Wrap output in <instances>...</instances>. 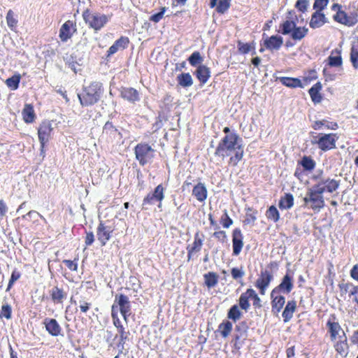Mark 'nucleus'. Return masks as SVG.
<instances>
[{
	"instance_id": "56",
	"label": "nucleus",
	"mask_w": 358,
	"mask_h": 358,
	"mask_svg": "<svg viewBox=\"0 0 358 358\" xmlns=\"http://www.w3.org/2000/svg\"><path fill=\"white\" fill-rule=\"evenodd\" d=\"M328 64L330 66H339L342 64V58L341 56H329L328 57Z\"/></svg>"
},
{
	"instance_id": "4",
	"label": "nucleus",
	"mask_w": 358,
	"mask_h": 358,
	"mask_svg": "<svg viewBox=\"0 0 358 358\" xmlns=\"http://www.w3.org/2000/svg\"><path fill=\"white\" fill-rule=\"evenodd\" d=\"M278 32L282 35H289L295 41H301L308 33V29L306 27H298L292 20H285L279 26Z\"/></svg>"
},
{
	"instance_id": "13",
	"label": "nucleus",
	"mask_w": 358,
	"mask_h": 358,
	"mask_svg": "<svg viewBox=\"0 0 358 358\" xmlns=\"http://www.w3.org/2000/svg\"><path fill=\"white\" fill-rule=\"evenodd\" d=\"M120 94L122 99L131 103H136L141 99L138 91L133 87H121Z\"/></svg>"
},
{
	"instance_id": "2",
	"label": "nucleus",
	"mask_w": 358,
	"mask_h": 358,
	"mask_svg": "<svg viewBox=\"0 0 358 358\" xmlns=\"http://www.w3.org/2000/svg\"><path fill=\"white\" fill-rule=\"evenodd\" d=\"M103 90L102 83L92 82L88 87H85L82 94H78V97L83 106L94 105L100 99Z\"/></svg>"
},
{
	"instance_id": "40",
	"label": "nucleus",
	"mask_w": 358,
	"mask_h": 358,
	"mask_svg": "<svg viewBox=\"0 0 358 358\" xmlns=\"http://www.w3.org/2000/svg\"><path fill=\"white\" fill-rule=\"evenodd\" d=\"M304 170L310 171L315 167V162L309 156H303L299 162Z\"/></svg>"
},
{
	"instance_id": "58",
	"label": "nucleus",
	"mask_w": 358,
	"mask_h": 358,
	"mask_svg": "<svg viewBox=\"0 0 358 358\" xmlns=\"http://www.w3.org/2000/svg\"><path fill=\"white\" fill-rule=\"evenodd\" d=\"M350 61L355 69H358V50L354 47L351 49Z\"/></svg>"
},
{
	"instance_id": "41",
	"label": "nucleus",
	"mask_w": 358,
	"mask_h": 358,
	"mask_svg": "<svg viewBox=\"0 0 358 358\" xmlns=\"http://www.w3.org/2000/svg\"><path fill=\"white\" fill-rule=\"evenodd\" d=\"M187 60L191 66L197 68L198 66L202 65L203 58L199 51H194L190 55Z\"/></svg>"
},
{
	"instance_id": "30",
	"label": "nucleus",
	"mask_w": 358,
	"mask_h": 358,
	"mask_svg": "<svg viewBox=\"0 0 358 358\" xmlns=\"http://www.w3.org/2000/svg\"><path fill=\"white\" fill-rule=\"evenodd\" d=\"M279 80L280 83L288 87L296 88V87H303V85L300 79L296 78L289 77H280Z\"/></svg>"
},
{
	"instance_id": "14",
	"label": "nucleus",
	"mask_w": 358,
	"mask_h": 358,
	"mask_svg": "<svg viewBox=\"0 0 358 358\" xmlns=\"http://www.w3.org/2000/svg\"><path fill=\"white\" fill-rule=\"evenodd\" d=\"M52 131V127L50 122L44 121L41 124L38 129V136L41 144H45L48 142Z\"/></svg>"
},
{
	"instance_id": "24",
	"label": "nucleus",
	"mask_w": 358,
	"mask_h": 358,
	"mask_svg": "<svg viewBox=\"0 0 358 358\" xmlns=\"http://www.w3.org/2000/svg\"><path fill=\"white\" fill-rule=\"evenodd\" d=\"M194 74L196 78L199 80L201 85H204L207 83L209 78L210 77V70L205 65H199L197 66Z\"/></svg>"
},
{
	"instance_id": "33",
	"label": "nucleus",
	"mask_w": 358,
	"mask_h": 358,
	"mask_svg": "<svg viewBox=\"0 0 358 358\" xmlns=\"http://www.w3.org/2000/svg\"><path fill=\"white\" fill-rule=\"evenodd\" d=\"M321 89L322 85L320 82H317L313 85L308 91L312 101L315 103H320L322 101V96L320 94Z\"/></svg>"
},
{
	"instance_id": "64",
	"label": "nucleus",
	"mask_w": 358,
	"mask_h": 358,
	"mask_svg": "<svg viewBox=\"0 0 358 358\" xmlns=\"http://www.w3.org/2000/svg\"><path fill=\"white\" fill-rule=\"evenodd\" d=\"M251 294H252V299L253 300V306L255 307H257V308L261 307L262 306L261 299L253 289H252Z\"/></svg>"
},
{
	"instance_id": "21",
	"label": "nucleus",
	"mask_w": 358,
	"mask_h": 358,
	"mask_svg": "<svg viewBox=\"0 0 358 358\" xmlns=\"http://www.w3.org/2000/svg\"><path fill=\"white\" fill-rule=\"evenodd\" d=\"M129 43L128 37L121 36L120 38L116 40L115 43L109 48L107 51V57H110L116 53L119 50L125 49Z\"/></svg>"
},
{
	"instance_id": "42",
	"label": "nucleus",
	"mask_w": 358,
	"mask_h": 358,
	"mask_svg": "<svg viewBox=\"0 0 358 358\" xmlns=\"http://www.w3.org/2000/svg\"><path fill=\"white\" fill-rule=\"evenodd\" d=\"M20 79L21 76L19 73H16L13 76L7 78L6 80V84L10 90H15L19 87Z\"/></svg>"
},
{
	"instance_id": "9",
	"label": "nucleus",
	"mask_w": 358,
	"mask_h": 358,
	"mask_svg": "<svg viewBox=\"0 0 358 358\" xmlns=\"http://www.w3.org/2000/svg\"><path fill=\"white\" fill-rule=\"evenodd\" d=\"M333 19L342 24L348 27H352L358 22V14L357 12H351L349 14L344 10L336 13Z\"/></svg>"
},
{
	"instance_id": "10",
	"label": "nucleus",
	"mask_w": 358,
	"mask_h": 358,
	"mask_svg": "<svg viewBox=\"0 0 358 358\" xmlns=\"http://www.w3.org/2000/svg\"><path fill=\"white\" fill-rule=\"evenodd\" d=\"M114 302L119 307L121 315L127 321V317L131 314V304L128 296L123 294H116Z\"/></svg>"
},
{
	"instance_id": "15",
	"label": "nucleus",
	"mask_w": 358,
	"mask_h": 358,
	"mask_svg": "<svg viewBox=\"0 0 358 358\" xmlns=\"http://www.w3.org/2000/svg\"><path fill=\"white\" fill-rule=\"evenodd\" d=\"M243 236L240 229L236 228L234 229L232 234V247H233V255H238L241 252L243 246Z\"/></svg>"
},
{
	"instance_id": "34",
	"label": "nucleus",
	"mask_w": 358,
	"mask_h": 358,
	"mask_svg": "<svg viewBox=\"0 0 358 358\" xmlns=\"http://www.w3.org/2000/svg\"><path fill=\"white\" fill-rule=\"evenodd\" d=\"M322 127H325L328 129L336 130L338 128V124L334 122H329L327 120L315 121L312 127L315 130H319Z\"/></svg>"
},
{
	"instance_id": "26",
	"label": "nucleus",
	"mask_w": 358,
	"mask_h": 358,
	"mask_svg": "<svg viewBox=\"0 0 358 358\" xmlns=\"http://www.w3.org/2000/svg\"><path fill=\"white\" fill-rule=\"evenodd\" d=\"M207 189L203 183L199 182L192 190V195L200 201H204L207 198Z\"/></svg>"
},
{
	"instance_id": "11",
	"label": "nucleus",
	"mask_w": 358,
	"mask_h": 358,
	"mask_svg": "<svg viewBox=\"0 0 358 358\" xmlns=\"http://www.w3.org/2000/svg\"><path fill=\"white\" fill-rule=\"evenodd\" d=\"M290 271L287 270L286 274L283 276L281 282L278 286L275 287L273 290V293L282 292L289 294L293 289V278L290 275Z\"/></svg>"
},
{
	"instance_id": "17",
	"label": "nucleus",
	"mask_w": 358,
	"mask_h": 358,
	"mask_svg": "<svg viewBox=\"0 0 358 358\" xmlns=\"http://www.w3.org/2000/svg\"><path fill=\"white\" fill-rule=\"evenodd\" d=\"M103 135L107 136L110 141L122 138L120 131L110 121L106 122L104 124L103 127Z\"/></svg>"
},
{
	"instance_id": "38",
	"label": "nucleus",
	"mask_w": 358,
	"mask_h": 358,
	"mask_svg": "<svg viewBox=\"0 0 358 358\" xmlns=\"http://www.w3.org/2000/svg\"><path fill=\"white\" fill-rule=\"evenodd\" d=\"M336 351L343 357H346L349 353L348 341H336L334 345Z\"/></svg>"
},
{
	"instance_id": "19",
	"label": "nucleus",
	"mask_w": 358,
	"mask_h": 358,
	"mask_svg": "<svg viewBox=\"0 0 358 358\" xmlns=\"http://www.w3.org/2000/svg\"><path fill=\"white\" fill-rule=\"evenodd\" d=\"M43 324L46 331L52 336H57L60 334L62 328L57 321L53 318H45Z\"/></svg>"
},
{
	"instance_id": "29",
	"label": "nucleus",
	"mask_w": 358,
	"mask_h": 358,
	"mask_svg": "<svg viewBox=\"0 0 358 358\" xmlns=\"http://www.w3.org/2000/svg\"><path fill=\"white\" fill-rule=\"evenodd\" d=\"M294 205V196L290 193H285L278 202V207L281 210L290 209Z\"/></svg>"
},
{
	"instance_id": "48",
	"label": "nucleus",
	"mask_w": 358,
	"mask_h": 358,
	"mask_svg": "<svg viewBox=\"0 0 358 358\" xmlns=\"http://www.w3.org/2000/svg\"><path fill=\"white\" fill-rule=\"evenodd\" d=\"M329 0H315L313 8L315 11L322 12L328 5Z\"/></svg>"
},
{
	"instance_id": "45",
	"label": "nucleus",
	"mask_w": 358,
	"mask_h": 358,
	"mask_svg": "<svg viewBox=\"0 0 358 358\" xmlns=\"http://www.w3.org/2000/svg\"><path fill=\"white\" fill-rule=\"evenodd\" d=\"M248 329V326L246 322L243 321L236 325L235 334L247 337Z\"/></svg>"
},
{
	"instance_id": "6",
	"label": "nucleus",
	"mask_w": 358,
	"mask_h": 358,
	"mask_svg": "<svg viewBox=\"0 0 358 358\" xmlns=\"http://www.w3.org/2000/svg\"><path fill=\"white\" fill-rule=\"evenodd\" d=\"M83 17L85 22L95 30L101 29L108 22L106 15L92 13L88 9L83 12Z\"/></svg>"
},
{
	"instance_id": "22",
	"label": "nucleus",
	"mask_w": 358,
	"mask_h": 358,
	"mask_svg": "<svg viewBox=\"0 0 358 358\" xmlns=\"http://www.w3.org/2000/svg\"><path fill=\"white\" fill-rule=\"evenodd\" d=\"M75 23L71 20H67L61 27L59 29V38L62 42H66L73 36L71 28L73 27Z\"/></svg>"
},
{
	"instance_id": "31",
	"label": "nucleus",
	"mask_w": 358,
	"mask_h": 358,
	"mask_svg": "<svg viewBox=\"0 0 358 358\" xmlns=\"http://www.w3.org/2000/svg\"><path fill=\"white\" fill-rule=\"evenodd\" d=\"M327 326L329 328V331L330 333V336L331 341H336L337 338V336L343 331L337 322H332L331 320H328L327 322Z\"/></svg>"
},
{
	"instance_id": "35",
	"label": "nucleus",
	"mask_w": 358,
	"mask_h": 358,
	"mask_svg": "<svg viewBox=\"0 0 358 358\" xmlns=\"http://www.w3.org/2000/svg\"><path fill=\"white\" fill-rule=\"evenodd\" d=\"M178 84L184 87H189L193 85V79L189 73H182L177 76Z\"/></svg>"
},
{
	"instance_id": "16",
	"label": "nucleus",
	"mask_w": 358,
	"mask_h": 358,
	"mask_svg": "<svg viewBox=\"0 0 358 358\" xmlns=\"http://www.w3.org/2000/svg\"><path fill=\"white\" fill-rule=\"evenodd\" d=\"M112 232L113 229L110 227L105 226L102 222L99 223L97 227L96 236L101 245L106 244L107 241L110 238V234Z\"/></svg>"
},
{
	"instance_id": "1",
	"label": "nucleus",
	"mask_w": 358,
	"mask_h": 358,
	"mask_svg": "<svg viewBox=\"0 0 358 358\" xmlns=\"http://www.w3.org/2000/svg\"><path fill=\"white\" fill-rule=\"evenodd\" d=\"M242 143V138L236 132L225 135L219 142L214 155L222 160L230 156L229 164L236 166L243 157Z\"/></svg>"
},
{
	"instance_id": "3",
	"label": "nucleus",
	"mask_w": 358,
	"mask_h": 358,
	"mask_svg": "<svg viewBox=\"0 0 358 358\" xmlns=\"http://www.w3.org/2000/svg\"><path fill=\"white\" fill-rule=\"evenodd\" d=\"M315 184L309 188L303 198L304 204L314 211L319 212L324 206V189Z\"/></svg>"
},
{
	"instance_id": "5",
	"label": "nucleus",
	"mask_w": 358,
	"mask_h": 358,
	"mask_svg": "<svg viewBox=\"0 0 358 358\" xmlns=\"http://www.w3.org/2000/svg\"><path fill=\"white\" fill-rule=\"evenodd\" d=\"M338 137L336 134H320L311 140L313 145H317L322 151L326 152L336 148Z\"/></svg>"
},
{
	"instance_id": "46",
	"label": "nucleus",
	"mask_w": 358,
	"mask_h": 358,
	"mask_svg": "<svg viewBox=\"0 0 358 358\" xmlns=\"http://www.w3.org/2000/svg\"><path fill=\"white\" fill-rule=\"evenodd\" d=\"M216 10L219 13H224L230 6L231 0H218Z\"/></svg>"
},
{
	"instance_id": "49",
	"label": "nucleus",
	"mask_w": 358,
	"mask_h": 358,
	"mask_svg": "<svg viewBox=\"0 0 358 358\" xmlns=\"http://www.w3.org/2000/svg\"><path fill=\"white\" fill-rule=\"evenodd\" d=\"M12 309L8 303L3 304L0 310V317L11 318Z\"/></svg>"
},
{
	"instance_id": "23",
	"label": "nucleus",
	"mask_w": 358,
	"mask_h": 358,
	"mask_svg": "<svg viewBox=\"0 0 358 358\" xmlns=\"http://www.w3.org/2000/svg\"><path fill=\"white\" fill-rule=\"evenodd\" d=\"M328 22L327 19L322 12L315 11L312 15L309 25L313 29L320 28Z\"/></svg>"
},
{
	"instance_id": "20",
	"label": "nucleus",
	"mask_w": 358,
	"mask_h": 358,
	"mask_svg": "<svg viewBox=\"0 0 358 358\" xmlns=\"http://www.w3.org/2000/svg\"><path fill=\"white\" fill-rule=\"evenodd\" d=\"M283 43V38L282 36L278 35H273L270 37H267L264 41V45L268 50H279Z\"/></svg>"
},
{
	"instance_id": "44",
	"label": "nucleus",
	"mask_w": 358,
	"mask_h": 358,
	"mask_svg": "<svg viewBox=\"0 0 358 358\" xmlns=\"http://www.w3.org/2000/svg\"><path fill=\"white\" fill-rule=\"evenodd\" d=\"M238 51L243 55L248 54L249 52L252 50V49L255 48V43L253 41L251 43H243L241 41H238L237 44Z\"/></svg>"
},
{
	"instance_id": "37",
	"label": "nucleus",
	"mask_w": 358,
	"mask_h": 358,
	"mask_svg": "<svg viewBox=\"0 0 358 358\" xmlns=\"http://www.w3.org/2000/svg\"><path fill=\"white\" fill-rule=\"evenodd\" d=\"M205 285L208 288L215 287L218 282V275L216 273L208 272L203 275Z\"/></svg>"
},
{
	"instance_id": "8",
	"label": "nucleus",
	"mask_w": 358,
	"mask_h": 358,
	"mask_svg": "<svg viewBox=\"0 0 358 358\" xmlns=\"http://www.w3.org/2000/svg\"><path fill=\"white\" fill-rule=\"evenodd\" d=\"M313 179L317 180L316 185H320L321 189H324V193L327 192L332 193L336 191L339 187V181L331 179L328 177L322 176V174L317 175L313 177Z\"/></svg>"
},
{
	"instance_id": "51",
	"label": "nucleus",
	"mask_w": 358,
	"mask_h": 358,
	"mask_svg": "<svg viewBox=\"0 0 358 358\" xmlns=\"http://www.w3.org/2000/svg\"><path fill=\"white\" fill-rule=\"evenodd\" d=\"M164 189L163 186L162 185H159L155 187L154 192H152V194H154L157 196V201L160 202L159 207L161 206V201L164 198Z\"/></svg>"
},
{
	"instance_id": "7",
	"label": "nucleus",
	"mask_w": 358,
	"mask_h": 358,
	"mask_svg": "<svg viewBox=\"0 0 358 358\" xmlns=\"http://www.w3.org/2000/svg\"><path fill=\"white\" fill-rule=\"evenodd\" d=\"M154 150L146 143H139L134 148L136 159L141 166L150 163L154 157Z\"/></svg>"
},
{
	"instance_id": "25",
	"label": "nucleus",
	"mask_w": 358,
	"mask_h": 358,
	"mask_svg": "<svg viewBox=\"0 0 358 358\" xmlns=\"http://www.w3.org/2000/svg\"><path fill=\"white\" fill-rule=\"evenodd\" d=\"M296 309V301L294 300L288 301L282 313L284 322H288L292 318Z\"/></svg>"
},
{
	"instance_id": "52",
	"label": "nucleus",
	"mask_w": 358,
	"mask_h": 358,
	"mask_svg": "<svg viewBox=\"0 0 358 358\" xmlns=\"http://www.w3.org/2000/svg\"><path fill=\"white\" fill-rule=\"evenodd\" d=\"M117 329L120 334V341L119 342L117 347L120 348V352H122V350L124 349V341L127 339V336L124 331V328L123 327L122 325H120V327H117Z\"/></svg>"
},
{
	"instance_id": "61",
	"label": "nucleus",
	"mask_w": 358,
	"mask_h": 358,
	"mask_svg": "<svg viewBox=\"0 0 358 358\" xmlns=\"http://www.w3.org/2000/svg\"><path fill=\"white\" fill-rule=\"evenodd\" d=\"M155 201H157V196L154 194L150 193L143 199V206L153 205Z\"/></svg>"
},
{
	"instance_id": "62",
	"label": "nucleus",
	"mask_w": 358,
	"mask_h": 358,
	"mask_svg": "<svg viewBox=\"0 0 358 358\" xmlns=\"http://www.w3.org/2000/svg\"><path fill=\"white\" fill-rule=\"evenodd\" d=\"M352 285L353 284L351 282H342L338 285V287L340 288L341 294H344L346 293H350V290Z\"/></svg>"
},
{
	"instance_id": "60",
	"label": "nucleus",
	"mask_w": 358,
	"mask_h": 358,
	"mask_svg": "<svg viewBox=\"0 0 358 358\" xmlns=\"http://www.w3.org/2000/svg\"><path fill=\"white\" fill-rule=\"evenodd\" d=\"M38 217L45 220L43 215L35 210H30L26 215H22V218L25 220H36Z\"/></svg>"
},
{
	"instance_id": "18",
	"label": "nucleus",
	"mask_w": 358,
	"mask_h": 358,
	"mask_svg": "<svg viewBox=\"0 0 358 358\" xmlns=\"http://www.w3.org/2000/svg\"><path fill=\"white\" fill-rule=\"evenodd\" d=\"M278 294L273 293V290L271 293V310L274 314L279 313L285 303V296L278 295Z\"/></svg>"
},
{
	"instance_id": "54",
	"label": "nucleus",
	"mask_w": 358,
	"mask_h": 358,
	"mask_svg": "<svg viewBox=\"0 0 358 358\" xmlns=\"http://www.w3.org/2000/svg\"><path fill=\"white\" fill-rule=\"evenodd\" d=\"M231 274L234 280L241 279L245 275V271L242 268H238L236 267L232 268L231 270Z\"/></svg>"
},
{
	"instance_id": "39",
	"label": "nucleus",
	"mask_w": 358,
	"mask_h": 358,
	"mask_svg": "<svg viewBox=\"0 0 358 358\" xmlns=\"http://www.w3.org/2000/svg\"><path fill=\"white\" fill-rule=\"evenodd\" d=\"M233 328L232 323L229 320H224L218 326V331L223 338H227L231 333Z\"/></svg>"
},
{
	"instance_id": "28",
	"label": "nucleus",
	"mask_w": 358,
	"mask_h": 358,
	"mask_svg": "<svg viewBox=\"0 0 358 358\" xmlns=\"http://www.w3.org/2000/svg\"><path fill=\"white\" fill-rule=\"evenodd\" d=\"M51 299L54 303H62L66 298V293L57 286L54 287L50 292Z\"/></svg>"
},
{
	"instance_id": "43",
	"label": "nucleus",
	"mask_w": 358,
	"mask_h": 358,
	"mask_svg": "<svg viewBox=\"0 0 358 358\" xmlns=\"http://www.w3.org/2000/svg\"><path fill=\"white\" fill-rule=\"evenodd\" d=\"M266 216L268 220L277 222L280 219V213L277 208L272 205L271 206L266 213Z\"/></svg>"
},
{
	"instance_id": "12",
	"label": "nucleus",
	"mask_w": 358,
	"mask_h": 358,
	"mask_svg": "<svg viewBox=\"0 0 358 358\" xmlns=\"http://www.w3.org/2000/svg\"><path fill=\"white\" fill-rule=\"evenodd\" d=\"M273 278V275L268 270L261 271L260 275L255 282V286L259 289L261 294H265L266 289Z\"/></svg>"
},
{
	"instance_id": "50",
	"label": "nucleus",
	"mask_w": 358,
	"mask_h": 358,
	"mask_svg": "<svg viewBox=\"0 0 358 358\" xmlns=\"http://www.w3.org/2000/svg\"><path fill=\"white\" fill-rule=\"evenodd\" d=\"M309 5V0H297L295 3V7L298 9V10L302 13H305L307 11Z\"/></svg>"
},
{
	"instance_id": "57",
	"label": "nucleus",
	"mask_w": 358,
	"mask_h": 358,
	"mask_svg": "<svg viewBox=\"0 0 358 358\" xmlns=\"http://www.w3.org/2000/svg\"><path fill=\"white\" fill-rule=\"evenodd\" d=\"M7 24L10 28L15 27L17 21L14 17V13L11 10H9L6 15Z\"/></svg>"
},
{
	"instance_id": "55",
	"label": "nucleus",
	"mask_w": 358,
	"mask_h": 358,
	"mask_svg": "<svg viewBox=\"0 0 358 358\" xmlns=\"http://www.w3.org/2000/svg\"><path fill=\"white\" fill-rule=\"evenodd\" d=\"M203 240L194 241L192 245H188L187 249H189L194 252H198L201 250Z\"/></svg>"
},
{
	"instance_id": "32",
	"label": "nucleus",
	"mask_w": 358,
	"mask_h": 358,
	"mask_svg": "<svg viewBox=\"0 0 358 358\" xmlns=\"http://www.w3.org/2000/svg\"><path fill=\"white\" fill-rule=\"evenodd\" d=\"M22 115L26 123H32L36 117L34 108L31 104H25Z\"/></svg>"
},
{
	"instance_id": "36",
	"label": "nucleus",
	"mask_w": 358,
	"mask_h": 358,
	"mask_svg": "<svg viewBox=\"0 0 358 358\" xmlns=\"http://www.w3.org/2000/svg\"><path fill=\"white\" fill-rule=\"evenodd\" d=\"M243 313L239 309V306L236 304L233 305L227 312V318L234 322H236L242 317Z\"/></svg>"
},
{
	"instance_id": "27",
	"label": "nucleus",
	"mask_w": 358,
	"mask_h": 358,
	"mask_svg": "<svg viewBox=\"0 0 358 358\" xmlns=\"http://www.w3.org/2000/svg\"><path fill=\"white\" fill-rule=\"evenodd\" d=\"M252 288L248 289L241 294L238 299L239 307L245 311H248L250 307L249 300L252 299Z\"/></svg>"
},
{
	"instance_id": "63",
	"label": "nucleus",
	"mask_w": 358,
	"mask_h": 358,
	"mask_svg": "<svg viewBox=\"0 0 358 358\" xmlns=\"http://www.w3.org/2000/svg\"><path fill=\"white\" fill-rule=\"evenodd\" d=\"M213 236L222 243H225L227 240V236L224 231H215Z\"/></svg>"
},
{
	"instance_id": "53",
	"label": "nucleus",
	"mask_w": 358,
	"mask_h": 358,
	"mask_svg": "<svg viewBox=\"0 0 358 358\" xmlns=\"http://www.w3.org/2000/svg\"><path fill=\"white\" fill-rule=\"evenodd\" d=\"M21 273L17 271L16 269L13 270L10 278L8 282V287L6 288V291H9L13 287V284L20 278Z\"/></svg>"
},
{
	"instance_id": "47",
	"label": "nucleus",
	"mask_w": 358,
	"mask_h": 358,
	"mask_svg": "<svg viewBox=\"0 0 358 358\" xmlns=\"http://www.w3.org/2000/svg\"><path fill=\"white\" fill-rule=\"evenodd\" d=\"M220 224L224 228H229L233 224L232 219L229 216L227 210H224L223 215L221 216L220 220Z\"/></svg>"
},
{
	"instance_id": "59",
	"label": "nucleus",
	"mask_w": 358,
	"mask_h": 358,
	"mask_svg": "<svg viewBox=\"0 0 358 358\" xmlns=\"http://www.w3.org/2000/svg\"><path fill=\"white\" fill-rule=\"evenodd\" d=\"M165 11L166 8L162 7L159 12L155 13L150 17V20L156 23L159 22L162 19Z\"/></svg>"
}]
</instances>
